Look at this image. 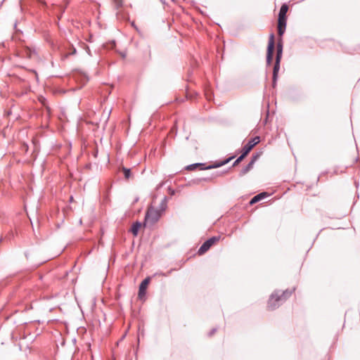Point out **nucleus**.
Returning a JSON list of instances; mask_svg holds the SVG:
<instances>
[{
	"label": "nucleus",
	"instance_id": "obj_5",
	"mask_svg": "<svg viewBox=\"0 0 360 360\" xmlns=\"http://www.w3.org/2000/svg\"><path fill=\"white\" fill-rule=\"evenodd\" d=\"M259 136H255L249 140L248 142L246 144H245L244 146L243 147L242 153L246 156L250 153V151L254 148V146L259 143Z\"/></svg>",
	"mask_w": 360,
	"mask_h": 360
},
{
	"label": "nucleus",
	"instance_id": "obj_24",
	"mask_svg": "<svg viewBox=\"0 0 360 360\" xmlns=\"http://www.w3.org/2000/svg\"><path fill=\"white\" fill-rule=\"evenodd\" d=\"M39 1L40 2H41V3H45V2H44V1H42V0H39Z\"/></svg>",
	"mask_w": 360,
	"mask_h": 360
},
{
	"label": "nucleus",
	"instance_id": "obj_22",
	"mask_svg": "<svg viewBox=\"0 0 360 360\" xmlns=\"http://www.w3.org/2000/svg\"><path fill=\"white\" fill-rule=\"evenodd\" d=\"M222 174V173H219V172H217L215 174H214V177H217V176H219Z\"/></svg>",
	"mask_w": 360,
	"mask_h": 360
},
{
	"label": "nucleus",
	"instance_id": "obj_21",
	"mask_svg": "<svg viewBox=\"0 0 360 360\" xmlns=\"http://www.w3.org/2000/svg\"><path fill=\"white\" fill-rule=\"evenodd\" d=\"M259 156V154H258V153L252 155L251 160H250V162H252V165L255 164V162L257 161Z\"/></svg>",
	"mask_w": 360,
	"mask_h": 360
},
{
	"label": "nucleus",
	"instance_id": "obj_9",
	"mask_svg": "<svg viewBox=\"0 0 360 360\" xmlns=\"http://www.w3.org/2000/svg\"><path fill=\"white\" fill-rule=\"evenodd\" d=\"M158 219V217L157 212L153 209H148L146 214L145 220L146 221H150L151 222H155Z\"/></svg>",
	"mask_w": 360,
	"mask_h": 360
},
{
	"label": "nucleus",
	"instance_id": "obj_13",
	"mask_svg": "<svg viewBox=\"0 0 360 360\" xmlns=\"http://www.w3.org/2000/svg\"><path fill=\"white\" fill-rule=\"evenodd\" d=\"M288 11V6L285 4H283L280 8L278 18H287L286 13Z\"/></svg>",
	"mask_w": 360,
	"mask_h": 360
},
{
	"label": "nucleus",
	"instance_id": "obj_16",
	"mask_svg": "<svg viewBox=\"0 0 360 360\" xmlns=\"http://www.w3.org/2000/svg\"><path fill=\"white\" fill-rule=\"evenodd\" d=\"M122 171L124 173L125 179L128 180V179H129L131 177V173L130 169H128V168H126V167H123L122 168Z\"/></svg>",
	"mask_w": 360,
	"mask_h": 360
},
{
	"label": "nucleus",
	"instance_id": "obj_10",
	"mask_svg": "<svg viewBox=\"0 0 360 360\" xmlns=\"http://www.w3.org/2000/svg\"><path fill=\"white\" fill-rule=\"evenodd\" d=\"M281 58H276V62L273 70V82L275 84L277 80L278 73L280 69Z\"/></svg>",
	"mask_w": 360,
	"mask_h": 360
},
{
	"label": "nucleus",
	"instance_id": "obj_2",
	"mask_svg": "<svg viewBox=\"0 0 360 360\" xmlns=\"http://www.w3.org/2000/svg\"><path fill=\"white\" fill-rule=\"evenodd\" d=\"M274 34L271 33L269 35V43L267 46V52H266V64L267 65H271L273 60V55L275 47V41H274Z\"/></svg>",
	"mask_w": 360,
	"mask_h": 360
},
{
	"label": "nucleus",
	"instance_id": "obj_4",
	"mask_svg": "<svg viewBox=\"0 0 360 360\" xmlns=\"http://www.w3.org/2000/svg\"><path fill=\"white\" fill-rule=\"evenodd\" d=\"M219 240L218 237H212L207 240L200 247L198 250V254L200 255L205 253L217 241Z\"/></svg>",
	"mask_w": 360,
	"mask_h": 360
},
{
	"label": "nucleus",
	"instance_id": "obj_15",
	"mask_svg": "<svg viewBox=\"0 0 360 360\" xmlns=\"http://www.w3.org/2000/svg\"><path fill=\"white\" fill-rule=\"evenodd\" d=\"M252 162H250L245 167H244L240 172V176L246 174L253 167Z\"/></svg>",
	"mask_w": 360,
	"mask_h": 360
},
{
	"label": "nucleus",
	"instance_id": "obj_18",
	"mask_svg": "<svg viewBox=\"0 0 360 360\" xmlns=\"http://www.w3.org/2000/svg\"><path fill=\"white\" fill-rule=\"evenodd\" d=\"M245 157V155H244L243 153L236 160V161L233 162V166L235 167L236 166L239 162H240Z\"/></svg>",
	"mask_w": 360,
	"mask_h": 360
},
{
	"label": "nucleus",
	"instance_id": "obj_11",
	"mask_svg": "<svg viewBox=\"0 0 360 360\" xmlns=\"http://www.w3.org/2000/svg\"><path fill=\"white\" fill-rule=\"evenodd\" d=\"M266 196H267V193L266 192L260 193L256 195L255 196H254L251 199L250 203V205H253V204L260 201L261 200L265 198Z\"/></svg>",
	"mask_w": 360,
	"mask_h": 360
},
{
	"label": "nucleus",
	"instance_id": "obj_8",
	"mask_svg": "<svg viewBox=\"0 0 360 360\" xmlns=\"http://www.w3.org/2000/svg\"><path fill=\"white\" fill-rule=\"evenodd\" d=\"M77 51L76 49L72 46L69 45L68 48H67V51L63 53L61 51L60 53V60L64 61L65 60L70 56L75 55Z\"/></svg>",
	"mask_w": 360,
	"mask_h": 360
},
{
	"label": "nucleus",
	"instance_id": "obj_1",
	"mask_svg": "<svg viewBox=\"0 0 360 360\" xmlns=\"http://www.w3.org/2000/svg\"><path fill=\"white\" fill-rule=\"evenodd\" d=\"M294 291L295 288L292 290H286L283 292L279 290L275 291L269 297L267 305L268 309L274 310L278 307L280 304L284 302Z\"/></svg>",
	"mask_w": 360,
	"mask_h": 360
},
{
	"label": "nucleus",
	"instance_id": "obj_17",
	"mask_svg": "<svg viewBox=\"0 0 360 360\" xmlns=\"http://www.w3.org/2000/svg\"><path fill=\"white\" fill-rule=\"evenodd\" d=\"M115 8L119 10L122 6V0H112Z\"/></svg>",
	"mask_w": 360,
	"mask_h": 360
},
{
	"label": "nucleus",
	"instance_id": "obj_6",
	"mask_svg": "<svg viewBox=\"0 0 360 360\" xmlns=\"http://www.w3.org/2000/svg\"><path fill=\"white\" fill-rule=\"evenodd\" d=\"M150 278L149 277H147L141 283L138 293V297L139 299L142 300L145 297L146 293V289L148 285L150 283Z\"/></svg>",
	"mask_w": 360,
	"mask_h": 360
},
{
	"label": "nucleus",
	"instance_id": "obj_14",
	"mask_svg": "<svg viewBox=\"0 0 360 360\" xmlns=\"http://www.w3.org/2000/svg\"><path fill=\"white\" fill-rule=\"evenodd\" d=\"M141 226V224L139 221H136L132 224L131 228V232L134 236H136L138 235Z\"/></svg>",
	"mask_w": 360,
	"mask_h": 360
},
{
	"label": "nucleus",
	"instance_id": "obj_3",
	"mask_svg": "<svg viewBox=\"0 0 360 360\" xmlns=\"http://www.w3.org/2000/svg\"><path fill=\"white\" fill-rule=\"evenodd\" d=\"M232 158H229L221 162L220 163H217V164H215L213 165H210L206 167H203L204 164H202V163L192 164V165L187 166L186 169L193 170L198 167H200L201 169H212V168H217V167H221V166H223V165L227 164Z\"/></svg>",
	"mask_w": 360,
	"mask_h": 360
},
{
	"label": "nucleus",
	"instance_id": "obj_20",
	"mask_svg": "<svg viewBox=\"0 0 360 360\" xmlns=\"http://www.w3.org/2000/svg\"><path fill=\"white\" fill-rule=\"evenodd\" d=\"M259 156V154H258V153L252 155L251 160H250V162H252V165L255 164V162L257 161Z\"/></svg>",
	"mask_w": 360,
	"mask_h": 360
},
{
	"label": "nucleus",
	"instance_id": "obj_19",
	"mask_svg": "<svg viewBox=\"0 0 360 360\" xmlns=\"http://www.w3.org/2000/svg\"><path fill=\"white\" fill-rule=\"evenodd\" d=\"M26 54L28 58H32L33 55H35L34 51H31L30 49L26 50Z\"/></svg>",
	"mask_w": 360,
	"mask_h": 360
},
{
	"label": "nucleus",
	"instance_id": "obj_12",
	"mask_svg": "<svg viewBox=\"0 0 360 360\" xmlns=\"http://www.w3.org/2000/svg\"><path fill=\"white\" fill-rule=\"evenodd\" d=\"M282 53H283V41L282 39L281 38L276 45V58H282Z\"/></svg>",
	"mask_w": 360,
	"mask_h": 360
},
{
	"label": "nucleus",
	"instance_id": "obj_7",
	"mask_svg": "<svg viewBox=\"0 0 360 360\" xmlns=\"http://www.w3.org/2000/svg\"><path fill=\"white\" fill-rule=\"evenodd\" d=\"M287 18H278V34L281 37L286 28Z\"/></svg>",
	"mask_w": 360,
	"mask_h": 360
},
{
	"label": "nucleus",
	"instance_id": "obj_23",
	"mask_svg": "<svg viewBox=\"0 0 360 360\" xmlns=\"http://www.w3.org/2000/svg\"><path fill=\"white\" fill-rule=\"evenodd\" d=\"M214 333H215V329H213V330L210 332V335H213Z\"/></svg>",
	"mask_w": 360,
	"mask_h": 360
}]
</instances>
